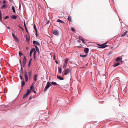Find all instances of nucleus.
<instances>
[{
	"mask_svg": "<svg viewBox=\"0 0 128 128\" xmlns=\"http://www.w3.org/2000/svg\"><path fill=\"white\" fill-rule=\"evenodd\" d=\"M51 84H52L53 85H56L57 84L56 82H52L51 83Z\"/></svg>",
	"mask_w": 128,
	"mask_h": 128,
	"instance_id": "c85d7f7f",
	"label": "nucleus"
},
{
	"mask_svg": "<svg viewBox=\"0 0 128 128\" xmlns=\"http://www.w3.org/2000/svg\"><path fill=\"white\" fill-rule=\"evenodd\" d=\"M12 8H14V6H12Z\"/></svg>",
	"mask_w": 128,
	"mask_h": 128,
	"instance_id": "3c124183",
	"label": "nucleus"
},
{
	"mask_svg": "<svg viewBox=\"0 0 128 128\" xmlns=\"http://www.w3.org/2000/svg\"><path fill=\"white\" fill-rule=\"evenodd\" d=\"M8 18H9V17L8 16H6L4 18V19H7Z\"/></svg>",
	"mask_w": 128,
	"mask_h": 128,
	"instance_id": "ea45409f",
	"label": "nucleus"
},
{
	"mask_svg": "<svg viewBox=\"0 0 128 128\" xmlns=\"http://www.w3.org/2000/svg\"><path fill=\"white\" fill-rule=\"evenodd\" d=\"M32 75V71H29L27 73L26 70L24 71V76L25 79V81L26 82L28 81V78L30 79Z\"/></svg>",
	"mask_w": 128,
	"mask_h": 128,
	"instance_id": "f257e3e1",
	"label": "nucleus"
},
{
	"mask_svg": "<svg viewBox=\"0 0 128 128\" xmlns=\"http://www.w3.org/2000/svg\"><path fill=\"white\" fill-rule=\"evenodd\" d=\"M58 70L61 73L62 72V70L60 68H58Z\"/></svg>",
	"mask_w": 128,
	"mask_h": 128,
	"instance_id": "72a5a7b5",
	"label": "nucleus"
},
{
	"mask_svg": "<svg viewBox=\"0 0 128 128\" xmlns=\"http://www.w3.org/2000/svg\"><path fill=\"white\" fill-rule=\"evenodd\" d=\"M34 28L35 30V31H36V32H37V29H36V25H35V24H34Z\"/></svg>",
	"mask_w": 128,
	"mask_h": 128,
	"instance_id": "a878e982",
	"label": "nucleus"
},
{
	"mask_svg": "<svg viewBox=\"0 0 128 128\" xmlns=\"http://www.w3.org/2000/svg\"><path fill=\"white\" fill-rule=\"evenodd\" d=\"M79 39L82 40L83 39L82 37H79Z\"/></svg>",
	"mask_w": 128,
	"mask_h": 128,
	"instance_id": "a19ab883",
	"label": "nucleus"
},
{
	"mask_svg": "<svg viewBox=\"0 0 128 128\" xmlns=\"http://www.w3.org/2000/svg\"><path fill=\"white\" fill-rule=\"evenodd\" d=\"M31 91H30L29 90H28L27 92L24 95V96L23 97V98H26L27 96H28L31 92Z\"/></svg>",
	"mask_w": 128,
	"mask_h": 128,
	"instance_id": "39448f33",
	"label": "nucleus"
},
{
	"mask_svg": "<svg viewBox=\"0 0 128 128\" xmlns=\"http://www.w3.org/2000/svg\"><path fill=\"white\" fill-rule=\"evenodd\" d=\"M13 10V12L14 13H15V8H12Z\"/></svg>",
	"mask_w": 128,
	"mask_h": 128,
	"instance_id": "58836bf2",
	"label": "nucleus"
},
{
	"mask_svg": "<svg viewBox=\"0 0 128 128\" xmlns=\"http://www.w3.org/2000/svg\"><path fill=\"white\" fill-rule=\"evenodd\" d=\"M33 44H36L37 45L40 46V44L39 43V42H38L36 41L33 40Z\"/></svg>",
	"mask_w": 128,
	"mask_h": 128,
	"instance_id": "1a4fd4ad",
	"label": "nucleus"
},
{
	"mask_svg": "<svg viewBox=\"0 0 128 128\" xmlns=\"http://www.w3.org/2000/svg\"><path fill=\"white\" fill-rule=\"evenodd\" d=\"M29 99H31V97Z\"/></svg>",
	"mask_w": 128,
	"mask_h": 128,
	"instance_id": "6e6d98bb",
	"label": "nucleus"
},
{
	"mask_svg": "<svg viewBox=\"0 0 128 128\" xmlns=\"http://www.w3.org/2000/svg\"><path fill=\"white\" fill-rule=\"evenodd\" d=\"M89 49L88 48H84V51L85 53H87L88 52Z\"/></svg>",
	"mask_w": 128,
	"mask_h": 128,
	"instance_id": "ddd939ff",
	"label": "nucleus"
},
{
	"mask_svg": "<svg viewBox=\"0 0 128 128\" xmlns=\"http://www.w3.org/2000/svg\"><path fill=\"white\" fill-rule=\"evenodd\" d=\"M34 46H35V48H36V51L37 52H38L39 53V48H38L37 47V46H36L35 45H34Z\"/></svg>",
	"mask_w": 128,
	"mask_h": 128,
	"instance_id": "f3484780",
	"label": "nucleus"
},
{
	"mask_svg": "<svg viewBox=\"0 0 128 128\" xmlns=\"http://www.w3.org/2000/svg\"><path fill=\"white\" fill-rule=\"evenodd\" d=\"M25 82L24 80L22 81L21 82V86L23 87L25 85Z\"/></svg>",
	"mask_w": 128,
	"mask_h": 128,
	"instance_id": "6ab92c4d",
	"label": "nucleus"
},
{
	"mask_svg": "<svg viewBox=\"0 0 128 128\" xmlns=\"http://www.w3.org/2000/svg\"><path fill=\"white\" fill-rule=\"evenodd\" d=\"M25 29L26 30V32H27L28 33V32L27 30V28H25Z\"/></svg>",
	"mask_w": 128,
	"mask_h": 128,
	"instance_id": "49530a36",
	"label": "nucleus"
},
{
	"mask_svg": "<svg viewBox=\"0 0 128 128\" xmlns=\"http://www.w3.org/2000/svg\"><path fill=\"white\" fill-rule=\"evenodd\" d=\"M32 91L34 93H36V92L34 90V89L33 90H32Z\"/></svg>",
	"mask_w": 128,
	"mask_h": 128,
	"instance_id": "a18cd8bd",
	"label": "nucleus"
},
{
	"mask_svg": "<svg viewBox=\"0 0 128 128\" xmlns=\"http://www.w3.org/2000/svg\"><path fill=\"white\" fill-rule=\"evenodd\" d=\"M11 18L14 19H16L17 18V16H12Z\"/></svg>",
	"mask_w": 128,
	"mask_h": 128,
	"instance_id": "5701e85b",
	"label": "nucleus"
},
{
	"mask_svg": "<svg viewBox=\"0 0 128 128\" xmlns=\"http://www.w3.org/2000/svg\"><path fill=\"white\" fill-rule=\"evenodd\" d=\"M31 91H30L29 90H28L27 92L24 95V96L23 97V98H26L27 96H28L31 92Z\"/></svg>",
	"mask_w": 128,
	"mask_h": 128,
	"instance_id": "423d86ee",
	"label": "nucleus"
},
{
	"mask_svg": "<svg viewBox=\"0 0 128 128\" xmlns=\"http://www.w3.org/2000/svg\"><path fill=\"white\" fill-rule=\"evenodd\" d=\"M32 52H33V49H32V50L31 51H30V56H31V54Z\"/></svg>",
	"mask_w": 128,
	"mask_h": 128,
	"instance_id": "c756f323",
	"label": "nucleus"
},
{
	"mask_svg": "<svg viewBox=\"0 0 128 128\" xmlns=\"http://www.w3.org/2000/svg\"><path fill=\"white\" fill-rule=\"evenodd\" d=\"M20 64H21V61L20 60Z\"/></svg>",
	"mask_w": 128,
	"mask_h": 128,
	"instance_id": "864d4df0",
	"label": "nucleus"
},
{
	"mask_svg": "<svg viewBox=\"0 0 128 128\" xmlns=\"http://www.w3.org/2000/svg\"><path fill=\"white\" fill-rule=\"evenodd\" d=\"M120 64V62H118L116 63L115 64H114L112 66L114 67H115L117 66H119Z\"/></svg>",
	"mask_w": 128,
	"mask_h": 128,
	"instance_id": "2eb2a0df",
	"label": "nucleus"
},
{
	"mask_svg": "<svg viewBox=\"0 0 128 128\" xmlns=\"http://www.w3.org/2000/svg\"><path fill=\"white\" fill-rule=\"evenodd\" d=\"M33 52H34V59L35 60V55L36 52L34 48H33Z\"/></svg>",
	"mask_w": 128,
	"mask_h": 128,
	"instance_id": "4468645a",
	"label": "nucleus"
},
{
	"mask_svg": "<svg viewBox=\"0 0 128 128\" xmlns=\"http://www.w3.org/2000/svg\"><path fill=\"white\" fill-rule=\"evenodd\" d=\"M38 74H35L34 75V80L35 81H36L37 80V77L38 76Z\"/></svg>",
	"mask_w": 128,
	"mask_h": 128,
	"instance_id": "9b49d317",
	"label": "nucleus"
},
{
	"mask_svg": "<svg viewBox=\"0 0 128 128\" xmlns=\"http://www.w3.org/2000/svg\"><path fill=\"white\" fill-rule=\"evenodd\" d=\"M53 33L56 36H58L59 34V32L58 30H54L53 31Z\"/></svg>",
	"mask_w": 128,
	"mask_h": 128,
	"instance_id": "6e6552de",
	"label": "nucleus"
},
{
	"mask_svg": "<svg viewBox=\"0 0 128 128\" xmlns=\"http://www.w3.org/2000/svg\"><path fill=\"white\" fill-rule=\"evenodd\" d=\"M128 31H126L124 33L122 34V35H121V36H124L126 35H128Z\"/></svg>",
	"mask_w": 128,
	"mask_h": 128,
	"instance_id": "f8f14e48",
	"label": "nucleus"
},
{
	"mask_svg": "<svg viewBox=\"0 0 128 128\" xmlns=\"http://www.w3.org/2000/svg\"><path fill=\"white\" fill-rule=\"evenodd\" d=\"M3 4H4L6 3V1L4 0H3Z\"/></svg>",
	"mask_w": 128,
	"mask_h": 128,
	"instance_id": "37998d69",
	"label": "nucleus"
},
{
	"mask_svg": "<svg viewBox=\"0 0 128 128\" xmlns=\"http://www.w3.org/2000/svg\"><path fill=\"white\" fill-rule=\"evenodd\" d=\"M21 68L22 69V67H21Z\"/></svg>",
	"mask_w": 128,
	"mask_h": 128,
	"instance_id": "4d7b16f0",
	"label": "nucleus"
},
{
	"mask_svg": "<svg viewBox=\"0 0 128 128\" xmlns=\"http://www.w3.org/2000/svg\"><path fill=\"white\" fill-rule=\"evenodd\" d=\"M20 3L19 4V8H20Z\"/></svg>",
	"mask_w": 128,
	"mask_h": 128,
	"instance_id": "603ef678",
	"label": "nucleus"
},
{
	"mask_svg": "<svg viewBox=\"0 0 128 128\" xmlns=\"http://www.w3.org/2000/svg\"><path fill=\"white\" fill-rule=\"evenodd\" d=\"M86 55H83L81 54L80 55V57H84V58L85 57H86Z\"/></svg>",
	"mask_w": 128,
	"mask_h": 128,
	"instance_id": "cd10ccee",
	"label": "nucleus"
},
{
	"mask_svg": "<svg viewBox=\"0 0 128 128\" xmlns=\"http://www.w3.org/2000/svg\"><path fill=\"white\" fill-rule=\"evenodd\" d=\"M26 62V59L25 56H24V58L23 59L22 61V64L23 67H24L25 65V64Z\"/></svg>",
	"mask_w": 128,
	"mask_h": 128,
	"instance_id": "0eeeda50",
	"label": "nucleus"
},
{
	"mask_svg": "<svg viewBox=\"0 0 128 128\" xmlns=\"http://www.w3.org/2000/svg\"><path fill=\"white\" fill-rule=\"evenodd\" d=\"M19 55L20 56H21L22 55V54L21 53L20 51H19L18 52Z\"/></svg>",
	"mask_w": 128,
	"mask_h": 128,
	"instance_id": "7c9ffc66",
	"label": "nucleus"
},
{
	"mask_svg": "<svg viewBox=\"0 0 128 128\" xmlns=\"http://www.w3.org/2000/svg\"><path fill=\"white\" fill-rule=\"evenodd\" d=\"M68 61V58H66L65 60V61L64 62V64L63 65V68H66V66L67 65Z\"/></svg>",
	"mask_w": 128,
	"mask_h": 128,
	"instance_id": "7ed1b4c3",
	"label": "nucleus"
},
{
	"mask_svg": "<svg viewBox=\"0 0 128 128\" xmlns=\"http://www.w3.org/2000/svg\"><path fill=\"white\" fill-rule=\"evenodd\" d=\"M26 40H27L28 41L29 40L30 38V37H29L27 35H26Z\"/></svg>",
	"mask_w": 128,
	"mask_h": 128,
	"instance_id": "393cba45",
	"label": "nucleus"
},
{
	"mask_svg": "<svg viewBox=\"0 0 128 128\" xmlns=\"http://www.w3.org/2000/svg\"><path fill=\"white\" fill-rule=\"evenodd\" d=\"M64 75H66L67 74L70 73V74L71 73V70L70 68H67L66 69L64 72Z\"/></svg>",
	"mask_w": 128,
	"mask_h": 128,
	"instance_id": "f03ea898",
	"label": "nucleus"
},
{
	"mask_svg": "<svg viewBox=\"0 0 128 128\" xmlns=\"http://www.w3.org/2000/svg\"><path fill=\"white\" fill-rule=\"evenodd\" d=\"M57 78L59 80H63L64 78H63L61 77L60 76H57Z\"/></svg>",
	"mask_w": 128,
	"mask_h": 128,
	"instance_id": "dca6fc26",
	"label": "nucleus"
},
{
	"mask_svg": "<svg viewBox=\"0 0 128 128\" xmlns=\"http://www.w3.org/2000/svg\"><path fill=\"white\" fill-rule=\"evenodd\" d=\"M82 42L84 44H85L86 43V42H85V41L84 40V39L82 40Z\"/></svg>",
	"mask_w": 128,
	"mask_h": 128,
	"instance_id": "e433bc0d",
	"label": "nucleus"
},
{
	"mask_svg": "<svg viewBox=\"0 0 128 128\" xmlns=\"http://www.w3.org/2000/svg\"><path fill=\"white\" fill-rule=\"evenodd\" d=\"M71 30L73 32H74L75 31V30L74 28L72 27L71 28Z\"/></svg>",
	"mask_w": 128,
	"mask_h": 128,
	"instance_id": "2f4dec72",
	"label": "nucleus"
},
{
	"mask_svg": "<svg viewBox=\"0 0 128 128\" xmlns=\"http://www.w3.org/2000/svg\"><path fill=\"white\" fill-rule=\"evenodd\" d=\"M50 22L49 21H48L47 22L46 24L45 25L46 26L47 24H48Z\"/></svg>",
	"mask_w": 128,
	"mask_h": 128,
	"instance_id": "f704fd0d",
	"label": "nucleus"
},
{
	"mask_svg": "<svg viewBox=\"0 0 128 128\" xmlns=\"http://www.w3.org/2000/svg\"><path fill=\"white\" fill-rule=\"evenodd\" d=\"M24 26L25 28H26V26L25 22H24Z\"/></svg>",
	"mask_w": 128,
	"mask_h": 128,
	"instance_id": "c9c22d12",
	"label": "nucleus"
},
{
	"mask_svg": "<svg viewBox=\"0 0 128 128\" xmlns=\"http://www.w3.org/2000/svg\"><path fill=\"white\" fill-rule=\"evenodd\" d=\"M56 64H58V62L56 61Z\"/></svg>",
	"mask_w": 128,
	"mask_h": 128,
	"instance_id": "5fc2aeb1",
	"label": "nucleus"
},
{
	"mask_svg": "<svg viewBox=\"0 0 128 128\" xmlns=\"http://www.w3.org/2000/svg\"><path fill=\"white\" fill-rule=\"evenodd\" d=\"M68 20L70 22H72V18L68 16Z\"/></svg>",
	"mask_w": 128,
	"mask_h": 128,
	"instance_id": "b1692460",
	"label": "nucleus"
},
{
	"mask_svg": "<svg viewBox=\"0 0 128 128\" xmlns=\"http://www.w3.org/2000/svg\"><path fill=\"white\" fill-rule=\"evenodd\" d=\"M20 78L22 80L23 79V78L22 76L21 75L20 76Z\"/></svg>",
	"mask_w": 128,
	"mask_h": 128,
	"instance_id": "4c0bfd02",
	"label": "nucleus"
},
{
	"mask_svg": "<svg viewBox=\"0 0 128 128\" xmlns=\"http://www.w3.org/2000/svg\"><path fill=\"white\" fill-rule=\"evenodd\" d=\"M6 4L4 5H3L2 6V8H6Z\"/></svg>",
	"mask_w": 128,
	"mask_h": 128,
	"instance_id": "473e14b6",
	"label": "nucleus"
},
{
	"mask_svg": "<svg viewBox=\"0 0 128 128\" xmlns=\"http://www.w3.org/2000/svg\"><path fill=\"white\" fill-rule=\"evenodd\" d=\"M57 22H61L62 23H64V22L63 21L59 19H58L57 20Z\"/></svg>",
	"mask_w": 128,
	"mask_h": 128,
	"instance_id": "412c9836",
	"label": "nucleus"
},
{
	"mask_svg": "<svg viewBox=\"0 0 128 128\" xmlns=\"http://www.w3.org/2000/svg\"><path fill=\"white\" fill-rule=\"evenodd\" d=\"M34 86L33 84H32V85L30 87V90H32L34 88Z\"/></svg>",
	"mask_w": 128,
	"mask_h": 128,
	"instance_id": "4be33fe9",
	"label": "nucleus"
},
{
	"mask_svg": "<svg viewBox=\"0 0 128 128\" xmlns=\"http://www.w3.org/2000/svg\"><path fill=\"white\" fill-rule=\"evenodd\" d=\"M31 62H28V66H30V64H31Z\"/></svg>",
	"mask_w": 128,
	"mask_h": 128,
	"instance_id": "c03bdc74",
	"label": "nucleus"
},
{
	"mask_svg": "<svg viewBox=\"0 0 128 128\" xmlns=\"http://www.w3.org/2000/svg\"><path fill=\"white\" fill-rule=\"evenodd\" d=\"M108 42H106L105 43H104L105 45Z\"/></svg>",
	"mask_w": 128,
	"mask_h": 128,
	"instance_id": "8fccbe9b",
	"label": "nucleus"
},
{
	"mask_svg": "<svg viewBox=\"0 0 128 128\" xmlns=\"http://www.w3.org/2000/svg\"><path fill=\"white\" fill-rule=\"evenodd\" d=\"M32 61V59L31 58L30 59L29 62H31Z\"/></svg>",
	"mask_w": 128,
	"mask_h": 128,
	"instance_id": "de8ad7c7",
	"label": "nucleus"
},
{
	"mask_svg": "<svg viewBox=\"0 0 128 128\" xmlns=\"http://www.w3.org/2000/svg\"><path fill=\"white\" fill-rule=\"evenodd\" d=\"M98 45L100 46L99 47L100 48H105V47L107 46V45H105L104 44H103L101 45Z\"/></svg>",
	"mask_w": 128,
	"mask_h": 128,
	"instance_id": "9d476101",
	"label": "nucleus"
},
{
	"mask_svg": "<svg viewBox=\"0 0 128 128\" xmlns=\"http://www.w3.org/2000/svg\"><path fill=\"white\" fill-rule=\"evenodd\" d=\"M12 35L13 38L16 36H14V34L13 33H12Z\"/></svg>",
	"mask_w": 128,
	"mask_h": 128,
	"instance_id": "79ce46f5",
	"label": "nucleus"
},
{
	"mask_svg": "<svg viewBox=\"0 0 128 128\" xmlns=\"http://www.w3.org/2000/svg\"><path fill=\"white\" fill-rule=\"evenodd\" d=\"M0 21L2 20V13L1 12L0 10Z\"/></svg>",
	"mask_w": 128,
	"mask_h": 128,
	"instance_id": "bb28decb",
	"label": "nucleus"
},
{
	"mask_svg": "<svg viewBox=\"0 0 128 128\" xmlns=\"http://www.w3.org/2000/svg\"><path fill=\"white\" fill-rule=\"evenodd\" d=\"M120 59L122 60V58L121 57L119 56L116 59V61H118Z\"/></svg>",
	"mask_w": 128,
	"mask_h": 128,
	"instance_id": "a211bd4d",
	"label": "nucleus"
},
{
	"mask_svg": "<svg viewBox=\"0 0 128 128\" xmlns=\"http://www.w3.org/2000/svg\"><path fill=\"white\" fill-rule=\"evenodd\" d=\"M19 26L20 28L22 30H24V28H22V27H20V26Z\"/></svg>",
	"mask_w": 128,
	"mask_h": 128,
	"instance_id": "09e8293b",
	"label": "nucleus"
},
{
	"mask_svg": "<svg viewBox=\"0 0 128 128\" xmlns=\"http://www.w3.org/2000/svg\"><path fill=\"white\" fill-rule=\"evenodd\" d=\"M50 86L51 84H50V82H48L46 84V86L45 87L44 91H46L50 87Z\"/></svg>",
	"mask_w": 128,
	"mask_h": 128,
	"instance_id": "20e7f679",
	"label": "nucleus"
},
{
	"mask_svg": "<svg viewBox=\"0 0 128 128\" xmlns=\"http://www.w3.org/2000/svg\"><path fill=\"white\" fill-rule=\"evenodd\" d=\"M13 38L16 42H18V38L16 36L14 37Z\"/></svg>",
	"mask_w": 128,
	"mask_h": 128,
	"instance_id": "aec40b11",
	"label": "nucleus"
}]
</instances>
